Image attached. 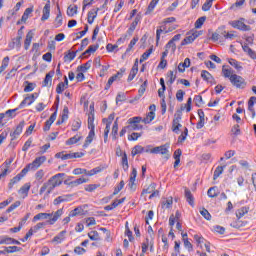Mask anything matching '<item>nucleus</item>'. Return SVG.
Here are the masks:
<instances>
[{
  "label": "nucleus",
  "instance_id": "2f4dec72",
  "mask_svg": "<svg viewBox=\"0 0 256 256\" xmlns=\"http://www.w3.org/2000/svg\"><path fill=\"white\" fill-rule=\"evenodd\" d=\"M172 205H173V198H171V197L170 198H164L162 200V207L164 209H171Z\"/></svg>",
  "mask_w": 256,
  "mask_h": 256
},
{
  "label": "nucleus",
  "instance_id": "f704fd0d",
  "mask_svg": "<svg viewBox=\"0 0 256 256\" xmlns=\"http://www.w3.org/2000/svg\"><path fill=\"white\" fill-rule=\"evenodd\" d=\"M207 195L208 197H210L211 199L215 198V197H218L219 195V191L217 190V187L214 186V187H211L208 189V192H207Z\"/></svg>",
  "mask_w": 256,
  "mask_h": 256
},
{
  "label": "nucleus",
  "instance_id": "e433bc0d",
  "mask_svg": "<svg viewBox=\"0 0 256 256\" xmlns=\"http://www.w3.org/2000/svg\"><path fill=\"white\" fill-rule=\"evenodd\" d=\"M145 151V148L141 145H136L131 152L132 157H135V155H139L140 153H143Z\"/></svg>",
  "mask_w": 256,
  "mask_h": 256
},
{
  "label": "nucleus",
  "instance_id": "a18cd8bd",
  "mask_svg": "<svg viewBox=\"0 0 256 256\" xmlns=\"http://www.w3.org/2000/svg\"><path fill=\"white\" fill-rule=\"evenodd\" d=\"M7 67H9V57L8 56H6L2 60V65L0 66V75L3 73V71H5V69H7Z\"/></svg>",
  "mask_w": 256,
  "mask_h": 256
},
{
  "label": "nucleus",
  "instance_id": "dca6fc26",
  "mask_svg": "<svg viewBox=\"0 0 256 256\" xmlns=\"http://www.w3.org/2000/svg\"><path fill=\"white\" fill-rule=\"evenodd\" d=\"M255 104H256V97L252 96L250 97L249 101H248V111H250V113H252V119H255Z\"/></svg>",
  "mask_w": 256,
  "mask_h": 256
},
{
  "label": "nucleus",
  "instance_id": "72a5a7b5",
  "mask_svg": "<svg viewBox=\"0 0 256 256\" xmlns=\"http://www.w3.org/2000/svg\"><path fill=\"white\" fill-rule=\"evenodd\" d=\"M201 77L202 79H204V81H207L208 83H211L213 81V76L211 75V73H209V71L203 70L201 72Z\"/></svg>",
  "mask_w": 256,
  "mask_h": 256
},
{
  "label": "nucleus",
  "instance_id": "13d9d810",
  "mask_svg": "<svg viewBox=\"0 0 256 256\" xmlns=\"http://www.w3.org/2000/svg\"><path fill=\"white\" fill-rule=\"evenodd\" d=\"M81 129V120L77 119L72 122V131H78Z\"/></svg>",
  "mask_w": 256,
  "mask_h": 256
},
{
  "label": "nucleus",
  "instance_id": "c756f323",
  "mask_svg": "<svg viewBox=\"0 0 256 256\" xmlns=\"http://www.w3.org/2000/svg\"><path fill=\"white\" fill-rule=\"evenodd\" d=\"M181 111H178L175 115H174V119L172 122V129H175V127L178 126V124L181 123Z\"/></svg>",
  "mask_w": 256,
  "mask_h": 256
},
{
  "label": "nucleus",
  "instance_id": "4468645a",
  "mask_svg": "<svg viewBox=\"0 0 256 256\" xmlns=\"http://www.w3.org/2000/svg\"><path fill=\"white\" fill-rule=\"evenodd\" d=\"M51 13V1H47L43 8V15L41 17V21H47L49 19V15Z\"/></svg>",
  "mask_w": 256,
  "mask_h": 256
},
{
  "label": "nucleus",
  "instance_id": "864d4df0",
  "mask_svg": "<svg viewBox=\"0 0 256 256\" xmlns=\"http://www.w3.org/2000/svg\"><path fill=\"white\" fill-rule=\"evenodd\" d=\"M200 214L202 215V217H204V219H206V221H211V213H209L208 209L203 208L200 211Z\"/></svg>",
  "mask_w": 256,
  "mask_h": 256
},
{
  "label": "nucleus",
  "instance_id": "6ab92c4d",
  "mask_svg": "<svg viewBox=\"0 0 256 256\" xmlns=\"http://www.w3.org/2000/svg\"><path fill=\"white\" fill-rule=\"evenodd\" d=\"M222 75L223 77H225L226 79H229V81L231 80V77H233V75H235L233 73V69L229 66H224L222 67Z\"/></svg>",
  "mask_w": 256,
  "mask_h": 256
},
{
  "label": "nucleus",
  "instance_id": "6e6552de",
  "mask_svg": "<svg viewBox=\"0 0 256 256\" xmlns=\"http://www.w3.org/2000/svg\"><path fill=\"white\" fill-rule=\"evenodd\" d=\"M47 161V157L40 156L35 158V160L32 163L28 164V167L31 168L32 171H37V169L42 166Z\"/></svg>",
  "mask_w": 256,
  "mask_h": 256
},
{
  "label": "nucleus",
  "instance_id": "49530a36",
  "mask_svg": "<svg viewBox=\"0 0 256 256\" xmlns=\"http://www.w3.org/2000/svg\"><path fill=\"white\" fill-rule=\"evenodd\" d=\"M81 141V136H73L66 141V145H75Z\"/></svg>",
  "mask_w": 256,
  "mask_h": 256
},
{
  "label": "nucleus",
  "instance_id": "f8f14e48",
  "mask_svg": "<svg viewBox=\"0 0 256 256\" xmlns=\"http://www.w3.org/2000/svg\"><path fill=\"white\" fill-rule=\"evenodd\" d=\"M93 139H95V128H90L89 134L86 137L85 143L83 144V148L87 149V147L93 143Z\"/></svg>",
  "mask_w": 256,
  "mask_h": 256
},
{
  "label": "nucleus",
  "instance_id": "2eb2a0df",
  "mask_svg": "<svg viewBox=\"0 0 256 256\" xmlns=\"http://www.w3.org/2000/svg\"><path fill=\"white\" fill-rule=\"evenodd\" d=\"M23 251V248L17 246L4 247V250H0V255H5V253H18Z\"/></svg>",
  "mask_w": 256,
  "mask_h": 256
},
{
  "label": "nucleus",
  "instance_id": "37998d69",
  "mask_svg": "<svg viewBox=\"0 0 256 256\" xmlns=\"http://www.w3.org/2000/svg\"><path fill=\"white\" fill-rule=\"evenodd\" d=\"M54 25L55 27H61L63 25V16L61 15V11L57 14Z\"/></svg>",
  "mask_w": 256,
  "mask_h": 256
},
{
  "label": "nucleus",
  "instance_id": "a19ab883",
  "mask_svg": "<svg viewBox=\"0 0 256 256\" xmlns=\"http://www.w3.org/2000/svg\"><path fill=\"white\" fill-rule=\"evenodd\" d=\"M157 3H159V0H151L147 8L146 15H149V13H151L155 7H157Z\"/></svg>",
  "mask_w": 256,
  "mask_h": 256
},
{
  "label": "nucleus",
  "instance_id": "bb28decb",
  "mask_svg": "<svg viewBox=\"0 0 256 256\" xmlns=\"http://www.w3.org/2000/svg\"><path fill=\"white\" fill-rule=\"evenodd\" d=\"M91 69V60L77 67L78 72L87 73Z\"/></svg>",
  "mask_w": 256,
  "mask_h": 256
},
{
  "label": "nucleus",
  "instance_id": "603ef678",
  "mask_svg": "<svg viewBox=\"0 0 256 256\" xmlns=\"http://www.w3.org/2000/svg\"><path fill=\"white\" fill-rule=\"evenodd\" d=\"M194 240L196 241L197 245L203 249V243H205V238L199 235H194Z\"/></svg>",
  "mask_w": 256,
  "mask_h": 256
},
{
  "label": "nucleus",
  "instance_id": "7ed1b4c3",
  "mask_svg": "<svg viewBox=\"0 0 256 256\" xmlns=\"http://www.w3.org/2000/svg\"><path fill=\"white\" fill-rule=\"evenodd\" d=\"M142 121L143 118L139 116L128 119V131H139L140 129H143V125L140 124Z\"/></svg>",
  "mask_w": 256,
  "mask_h": 256
},
{
  "label": "nucleus",
  "instance_id": "f03ea898",
  "mask_svg": "<svg viewBox=\"0 0 256 256\" xmlns=\"http://www.w3.org/2000/svg\"><path fill=\"white\" fill-rule=\"evenodd\" d=\"M63 216V208L58 209L54 213H38L33 217V223H37V221H41L43 219H49L47 223L49 225H55L57 221H59V218Z\"/></svg>",
  "mask_w": 256,
  "mask_h": 256
},
{
  "label": "nucleus",
  "instance_id": "09e8293b",
  "mask_svg": "<svg viewBox=\"0 0 256 256\" xmlns=\"http://www.w3.org/2000/svg\"><path fill=\"white\" fill-rule=\"evenodd\" d=\"M29 171H33L31 169V167H29V164L26 165L19 174H17L18 177H20L21 179H23L25 177V175H27V173H29Z\"/></svg>",
  "mask_w": 256,
  "mask_h": 256
},
{
  "label": "nucleus",
  "instance_id": "39448f33",
  "mask_svg": "<svg viewBox=\"0 0 256 256\" xmlns=\"http://www.w3.org/2000/svg\"><path fill=\"white\" fill-rule=\"evenodd\" d=\"M229 25H231V27L234 29H238L239 31H249L251 29V26L245 24V18L230 21Z\"/></svg>",
  "mask_w": 256,
  "mask_h": 256
},
{
  "label": "nucleus",
  "instance_id": "f257e3e1",
  "mask_svg": "<svg viewBox=\"0 0 256 256\" xmlns=\"http://www.w3.org/2000/svg\"><path fill=\"white\" fill-rule=\"evenodd\" d=\"M63 177H65V173H58L52 176L46 183L42 185L40 188V195H43L45 191H47V195H49L55 187H59L61 183H63Z\"/></svg>",
  "mask_w": 256,
  "mask_h": 256
},
{
  "label": "nucleus",
  "instance_id": "de8ad7c7",
  "mask_svg": "<svg viewBox=\"0 0 256 256\" xmlns=\"http://www.w3.org/2000/svg\"><path fill=\"white\" fill-rule=\"evenodd\" d=\"M151 53H153L152 48H150L146 52H144L140 58V63H143V61H147L149 59Z\"/></svg>",
  "mask_w": 256,
  "mask_h": 256
},
{
  "label": "nucleus",
  "instance_id": "338daca9",
  "mask_svg": "<svg viewBox=\"0 0 256 256\" xmlns=\"http://www.w3.org/2000/svg\"><path fill=\"white\" fill-rule=\"evenodd\" d=\"M47 224L45 222H39L34 227H32L34 233H37L40 229H43Z\"/></svg>",
  "mask_w": 256,
  "mask_h": 256
},
{
  "label": "nucleus",
  "instance_id": "774afa93",
  "mask_svg": "<svg viewBox=\"0 0 256 256\" xmlns=\"http://www.w3.org/2000/svg\"><path fill=\"white\" fill-rule=\"evenodd\" d=\"M99 185L97 184H90L85 187V191H88V193H93L95 189H98Z\"/></svg>",
  "mask_w": 256,
  "mask_h": 256
},
{
  "label": "nucleus",
  "instance_id": "f3484780",
  "mask_svg": "<svg viewBox=\"0 0 256 256\" xmlns=\"http://www.w3.org/2000/svg\"><path fill=\"white\" fill-rule=\"evenodd\" d=\"M53 75H55V72H49L46 74L42 87H51V84L53 83Z\"/></svg>",
  "mask_w": 256,
  "mask_h": 256
},
{
  "label": "nucleus",
  "instance_id": "bf43d9fd",
  "mask_svg": "<svg viewBox=\"0 0 256 256\" xmlns=\"http://www.w3.org/2000/svg\"><path fill=\"white\" fill-rule=\"evenodd\" d=\"M223 169H225V166H218L215 171H214V176L213 179H217L222 173H223Z\"/></svg>",
  "mask_w": 256,
  "mask_h": 256
},
{
  "label": "nucleus",
  "instance_id": "423d86ee",
  "mask_svg": "<svg viewBox=\"0 0 256 256\" xmlns=\"http://www.w3.org/2000/svg\"><path fill=\"white\" fill-rule=\"evenodd\" d=\"M150 153H152L154 155H158V153H160V155H167L166 159H169V145L164 144L161 146L151 148Z\"/></svg>",
  "mask_w": 256,
  "mask_h": 256
},
{
  "label": "nucleus",
  "instance_id": "b1692460",
  "mask_svg": "<svg viewBox=\"0 0 256 256\" xmlns=\"http://www.w3.org/2000/svg\"><path fill=\"white\" fill-rule=\"evenodd\" d=\"M56 110L54 113H52V115L50 116L49 120H47V123H50V125H53V123H55V119H57V109H59V96H57L56 98Z\"/></svg>",
  "mask_w": 256,
  "mask_h": 256
},
{
  "label": "nucleus",
  "instance_id": "9d476101",
  "mask_svg": "<svg viewBox=\"0 0 256 256\" xmlns=\"http://www.w3.org/2000/svg\"><path fill=\"white\" fill-rule=\"evenodd\" d=\"M151 194L149 199H153V197H159V191L155 190V184H150L146 189H143L142 195Z\"/></svg>",
  "mask_w": 256,
  "mask_h": 256
},
{
  "label": "nucleus",
  "instance_id": "0eeeda50",
  "mask_svg": "<svg viewBox=\"0 0 256 256\" xmlns=\"http://www.w3.org/2000/svg\"><path fill=\"white\" fill-rule=\"evenodd\" d=\"M202 34L203 33L201 31L189 32L185 39L182 40L181 45H189L190 43H193V41Z\"/></svg>",
  "mask_w": 256,
  "mask_h": 256
},
{
  "label": "nucleus",
  "instance_id": "20e7f679",
  "mask_svg": "<svg viewBox=\"0 0 256 256\" xmlns=\"http://www.w3.org/2000/svg\"><path fill=\"white\" fill-rule=\"evenodd\" d=\"M230 83L237 89H245L247 87V82L240 75L234 74L230 77Z\"/></svg>",
  "mask_w": 256,
  "mask_h": 256
},
{
  "label": "nucleus",
  "instance_id": "c9c22d12",
  "mask_svg": "<svg viewBox=\"0 0 256 256\" xmlns=\"http://www.w3.org/2000/svg\"><path fill=\"white\" fill-rule=\"evenodd\" d=\"M99 49V44L96 45H90L88 47V49L82 54L84 57H86V55H91V53H95V51H97Z\"/></svg>",
  "mask_w": 256,
  "mask_h": 256
},
{
  "label": "nucleus",
  "instance_id": "4c0bfd02",
  "mask_svg": "<svg viewBox=\"0 0 256 256\" xmlns=\"http://www.w3.org/2000/svg\"><path fill=\"white\" fill-rule=\"evenodd\" d=\"M169 31H173V29L165 30L162 27L158 28L156 31V42L159 43V40L161 39V33L167 34Z\"/></svg>",
  "mask_w": 256,
  "mask_h": 256
},
{
  "label": "nucleus",
  "instance_id": "5fc2aeb1",
  "mask_svg": "<svg viewBox=\"0 0 256 256\" xmlns=\"http://www.w3.org/2000/svg\"><path fill=\"white\" fill-rule=\"evenodd\" d=\"M118 131H119V124L117 123V120H116L112 127V137L114 140L117 139Z\"/></svg>",
  "mask_w": 256,
  "mask_h": 256
},
{
  "label": "nucleus",
  "instance_id": "ea45409f",
  "mask_svg": "<svg viewBox=\"0 0 256 256\" xmlns=\"http://www.w3.org/2000/svg\"><path fill=\"white\" fill-rule=\"evenodd\" d=\"M21 179H22L21 176H18V174L15 177H13L8 184V189H13V186L19 183Z\"/></svg>",
  "mask_w": 256,
  "mask_h": 256
},
{
  "label": "nucleus",
  "instance_id": "ddd939ff",
  "mask_svg": "<svg viewBox=\"0 0 256 256\" xmlns=\"http://www.w3.org/2000/svg\"><path fill=\"white\" fill-rule=\"evenodd\" d=\"M35 99H37V94H32L28 97H26L19 105L20 109H23L25 105H32L35 103Z\"/></svg>",
  "mask_w": 256,
  "mask_h": 256
},
{
  "label": "nucleus",
  "instance_id": "4d7b16f0",
  "mask_svg": "<svg viewBox=\"0 0 256 256\" xmlns=\"http://www.w3.org/2000/svg\"><path fill=\"white\" fill-rule=\"evenodd\" d=\"M228 63H230V65L235 69H237L238 71L243 69V67L239 65V62L233 58L229 59Z\"/></svg>",
  "mask_w": 256,
  "mask_h": 256
},
{
  "label": "nucleus",
  "instance_id": "412c9836",
  "mask_svg": "<svg viewBox=\"0 0 256 256\" xmlns=\"http://www.w3.org/2000/svg\"><path fill=\"white\" fill-rule=\"evenodd\" d=\"M33 31H29L24 41V49L27 51L31 47V41H33Z\"/></svg>",
  "mask_w": 256,
  "mask_h": 256
},
{
  "label": "nucleus",
  "instance_id": "1a4fd4ad",
  "mask_svg": "<svg viewBox=\"0 0 256 256\" xmlns=\"http://www.w3.org/2000/svg\"><path fill=\"white\" fill-rule=\"evenodd\" d=\"M123 73H125V68H121L120 71L111 76L106 84L105 89H110L111 85H113L117 79H121V77H123Z\"/></svg>",
  "mask_w": 256,
  "mask_h": 256
},
{
  "label": "nucleus",
  "instance_id": "69168bd1",
  "mask_svg": "<svg viewBox=\"0 0 256 256\" xmlns=\"http://www.w3.org/2000/svg\"><path fill=\"white\" fill-rule=\"evenodd\" d=\"M194 102L197 105V107H201V105H204L203 97L201 95H197L194 97Z\"/></svg>",
  "mask_w": 256,
  "mask_h": 256
},
{
  "label": "nucleus",
  "instance_id": "cd10ccee",
  "mask_svg": "<svg viewBox=\"0 0 256 256\" xmlns=\"http://www.w3.org/2000/svg\"><path fill=\"white\" fill-rule=\"evenodd\" d=\"M247 213H249V207H242L237 210L236 217H237V219H241V218L245 217V215H247Z\"/></svg>",
  "mask_w": 256,
  "mask_h": 256
},
{
  "label": "nucleus",
  "instance_id": "9b49d317",
  "mask_svg": "<svg viewBox=\"0 0 256 256\" xmlns=\"http://www.w3.org/2000/svg\"><path fill=\"white\" fill-rule=\"evenodd\" d=\"M25 127V121H21L17 127L15 128V130L13 132L10 133V137L12 138V141H15V139L17 137H19V135H21V133H23V128Z\"/></svg>",
  "mask_w": 256,
  "mask_h": 256
},
{
  "label": "nucleus",
  "instance_id": "7c9ffc66",
  "mask_svg": "<svg viewBox=\"0 0 256 256\" xmlns=\"http://www.w3.org/2000/svg\"><path fill=\"white\" fill-rule=\"evenodd\" d=\"M94 121H95V113L90 112L88 114V129H95Z\"/></svg>",
  "mask_w": 256,
  "mask_h": 256
},
{
  "label": "nucleus",
  "instance_id": "0e129e2a",
  "mask_svg": "<svg viewBox=\"0 0 256 256\" xmlns=\"http://www.w3.org/2000/svg\"><path fill=\"white\" fill-rule=\"evenodd\" d=\"M67 201V196H59L56 199H54V205H60V203H65Z\"/></svg>",
  "mask_w": 256,
  "mask_h": 256
},
{
  "label": "nucleus",
  "instance_id": "c85d7f7f",
  "mask_svg": "<svg viewBox=\"0 0 256 256\" xmlns=\"http://www.w3.org/2000/svg\"><path fill=\"white\" fill-rule=\"evenodd\" d=\"M122 169L124 171H129V160L127 159V153H123L122 161H121Z\"/></svg>",
  "mask_w": 256,
  "mask_h": 256
},
{
  "label": "nucleus",
  "instance_id": "052dcab7",
  "mask_svg": "<svg viewBox=\"0 0 256 256\" xmlns=\"http://www.w3.org/2000/svg\"><path fill=\"white\" fill-rule=\"evenodd\" d=\"M168 77H169V80H168V83L170 85H173L175 83V80L177 79V75H175V73L173 71H169L168 72Z\"/></svg>",
  "mask_w": 256,
  "mask_h": 256
},
{
  "label": "nucleus",
  "instance_id": "a211bd4d",
  "mask_svg": "<svg viewBox=\"0 0 256 256\" xmlns=\"http://www.w3.org/2000/svg\"><path fill=\"white\" fill-rule=\"evenodd\" d=\"M30 189L31 183H26L19 189L18 193L23 195V199H25V197H28Z\"/></svg>",
  "mask_w": 256,
  "mask_h": 256
},
{
  "label": "nucleus",
  "instance_id": "5701e85b",
  "mask_svg": "<svg viewBox=\"0 0 256 256\" xmlns=\"http://www.w3.org/2000/svg\"><path fill=\"white\" fill-rule=\"evenodd\" d=\"M99 8L93 9L90 12H88V23L89 25H93V21L97 19V13H99Z\"/></svg>",
  "mask_w": 256,
  "mask_h": 256
},
{
  "label": "nucleus",
  "instance_id": "393cba45",
  "mask_svg": "<svg viewBox=\"0 0 256 256\" xmlns=\"http://www.w3.org/2000/svg\"><path fill=\"white\" fill-rule=\"evenodd\" d=\"M65 235H67V230L61 231L58 235H56L53 238L52 243H61L65 241Z\"/></svg>",
  "mask_w": 256,
  "mask_h": 256
},
{
  "label": "nucleus",
  "instance_id": "e2e57ef3",
  "mask_svg": "<svg viewBox=\"0 0 256 256\" xmlns=\"http://www.w3.org/2000/svg\"><path fill=\"white\" fill-rule=\"evenodd\" d=\"M31 13H33V8H27L22 15V21L29 19V15H31Z\"/></svg>",
  "mask_w": 256,
  "mask_h": 256
},
{
  "label": "nucleus",
  "instance_id": "680f3d73",
  "mask_svg": "<svg viewBox=\"0 0 256 256\" xmlns=\"http://www.w3.org/2000/svg\"><path fill=\"white\" fill-rule=\"evenodd\" d=\"M65 89H67V87H65V83L60 82L56 87V93H58V95H61V93H63Z\"/></svg>",
  "mask_w": 256,
  "mask_h": 256
},
{
  "label": "nucleus",
  "instance_id": "79ce46f5",
  "mask_svg": "<svg viewBox=\"0 0 256 256\" xmlns=\"http://www.w3.org/2000/svg\"><path fill=\"white\" fill-rule=\"evenodd\" d=\"M137 41H139V38H138V37H134V38L130 41V43H129V45H128V48L126 49L125 55H127V53H129V52L133 49V47H135V45H137Z\"/></svg>",
  "mask_w": 256,
  "mask_h": 256
},
{
  "label": "nucleus",
  "instance_id": "58836bf2",
  "mask_svg": "<svg viewBox=\"0 0 256 256\" xmlns=\"http://www.w3.org/2000/svg\"><path fill=\"white\" fill-rule=\"evenodd\" d=\"M75 57H77V51H69L67 54H65L64 56V61H73V59H75Z\"/></svg>",
  "mask_w": 256,
  "mask_h": 256
},
{
  "label": "nucleus",
  "instance_id": "a878e982",
  "mask_svg": "<svg viewBox=\"0 0 256 256\" xmlns=\"http://www.w3.org/2000/svg\"><path fill=\"white\" fill-rule=\"evenodd\" d=\"M185 197L189 205L193 207V205H195V199L193 198V194L191 193V190L185 188Z\"/></svg>",
  "mask_w": 256,
  "mask_h": 256
},
{
  "label": "nucleus",
  "instance_id": "473e14b6",
  "mask_svg": "<svg viewBox=\"0 0 256 256\" xmlns=\"http://www.w3.org/2000/svg\"><path fill=\"white\" fill-rule=\"evenodd\" d=\"M89 181V179H86V178H79V179H76L72 182L69 183V185H71V187H77V185H83V183H87Z\"/></svg>",
  "mask_w": 256,
  "mask_h": 256
},
{
  "label": "nucleus",
  "instance_id": "6e6d98bb",
  "mask_svg": "<svg viewBox=\"0 0 256 256\" xmlns=\"http://www.w3.org/2000/svg\"><path fill=\"white\" fill-rule=\"evenodd\" d=\"M207 18L205 16H202L200 18L197 19V21L195 22V28L196 29H201V27H203V23H205V20Z\"/></svg>",
  "mask_w": 256,
  "mask_h": 256
},
{
  "label": "nucleus",
  "instance_id": "c03bdc74",
  "mask_svg": "<svg viewBox=\"0 0 256 256\" xmlns=\"http://www.w3.org/2000/svg\"><path fill=\"white\" fill-rule=\"evenodd\" d=\"M155 119V112H149L147 116L142 120V123L149 124Z\"/></svg>",
  "mask_w": 256,
  "mask_h": 256
},
{
  "label": "nucleus",
  "instance_id": "4be33fe9",
  "mask_svg": "<svg viewBox=\"0 0 256 256\" xmlns=\"http://www.w3.org/2000/svg\"><path fill=\"white\" fill-rule=\"evenodd\" d=\"M191 66V60L189 58H186L184 60V62H181L179 65H178V71L179 73H185V69H187V67H190Z\"/></svg>",
  "mask_w": 256,
  "mask_h": 256
},
{
  "label": "nucleus",
  "instance_id": "aec40b11",
  "mask_svg": "<svg viewBox=\"0 0 256 256\" xmlns=\"http://www.w3.org/2000/svg\"><path fill=\"white\" fill-rule=\"evenodd\" d=\"M139 21H141V17L136 16L127 31L128 35H133V31H135V29H137V25H139Z\"/></svg>",
  "mask_w": 256,
  "mask_h": 256
},
{
  "label": "nucleus",
  "instance_id": "3c124183",
  "mask_svg": "<svg viewBox=\"0 0 256 256\" xmlns=\"http://www.w3.org/2000/svg\"><path fill=\"white\" fill-rule=\"evenodd\" d=\"M88 237L89 239H91V241H99V239H101L99 237V232L97 231H91L90 233H88Z\"/></svg>",
  "mask_w": 256,
  "mask_h": 256
},
{
  "label": "nucleus",
  "instance_id": "8fccbe9b",
  "mask_svg": "<svg viewBox=\"0 0 256 256\" xmlns=\"http://www.w3.org/2000/svg\"><path fill=\"white\" fill-rule=\"evenodd\" d=\"M74 15H77V5L75 6H69L67 9V16L73 17Z\"/></svg>",
  "mask_w": 256,
  "mask_h": 256
}]
</instances>
